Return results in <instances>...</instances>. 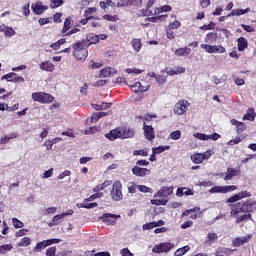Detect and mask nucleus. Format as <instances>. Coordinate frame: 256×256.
Returning <instances> with one entry per match:
<instances>
[{"instance_id": "25", "label": "nucleus", "mask_w": 256, "mask_h": 256, "mask_svg": "<svg viewBox=\"0 0 256 256\" xmlns=\"http://www.w3.org/2000/svg\"><path fill=\"white\" fill-rule=\"evenodd\" d=\"M131 45H132L134 51H136V53H139V51H141V49L143 47V43H141L140 38H133L131 40Z\"/></svg>"}, {"instance_id": "56", "label": "nucleus", "mask_w": 256, "mask_h": 256, "mask_svg": "<svg viewBox=\"0 0 256 256\" xmlns=\"http://www.w3.org/2000/svg\"><path fill=\"white\" fill-rule=\"evenodd\" d=\"M241 27L246 33H254L255 28L253 26L247 25V24H241Z\"/></svg>"}, {"instance_id": "31", "label": "nucleus", "mask_w": 256, "mask_h": 256, "mask_svg": "<svg viewBox=\"0 0 256 256\" xmlns=\"http://www.w3.org/2000/svg\"><path fill=\"white\" fill-rule=\"evenodd\" d=\"M197 208H193L190 210H186L183 212V215L185 217H189L190 219H197Z\"/></svg>"}, {"instance_id": "48", "label": "nucleus", "mask_w": 256, "mask_h": 256, "mask_svg": "<svg viewBox=\"0 0 256 256\" xmlns=\"http://www.w3.org/2000/svg\"><path fill=\"white\" fill-rule=\"evenodd\" d=\"M97 13V8L91 7L84 11V17H93L92 15Z\"/></svg>"}, {"instance_id": "6", "label": "nucleus", "mask_w": 256, "mask_h": 256, "mask_svg": "<svg viewBox=\"0 0 256 256\" xmlns=\"http://www.w3.org/2000/svg\"><path fill=\"white\" fill-rule=\"evenodd\" d=\"M189 101L179 100L174 106L175 115H185L189 109Z\"/></svg>"}, {"instance_id": "20", "label": "nucleus", "mask_w": 256, "mask_h": 256, "mask_svg": "<svg viewBox=\"0 0 256 256\" xmlns=\"http://www.w3.org/2000/svg\"><path fill=\"white\" fill-rule=\"evenodd\" d=\"M133 93H145V87L141 85V82H135L128 85Z\"/></svg>"}, {"instance_id": "34", "label": "nucleus", "mask_w": 256, "mask_h": 256, "mask_svg": "<svg viewBox=\"0 0 256 256\" xmlns=\"http://www.w3.org/2000/svg\"><path fill=\"white\" fill-rule=\"evenodd\" d=\"M169 149H171V146H158L152 149V153H154V155H159L164 151H169Z\"/></svg>"}, {"instance_id": "38", "label": "nucleus", "mask_w": 256, "mask_h": 256, "mask_svg": "<svg viewBox=\"0 0 256 256\" xmlns=\"http://www.w3.org/2000/svg\"><path fill=\"white\" fill-rule=\"evenodd\" d=\"M151 205H167V203H169V200L165 199V198H160V199H153L150 201Z\"/></svg>"}, {"instance_id": "35", "label": "nucleus", "mask_w": 256, "mask_h": 256, "mask_svg": "<svg viewBox=\"0 0 256 256\" xmlns=\"http://www.w3.org/2000/svg\"><path fill=\"white\" fill-rule=\"evenodd\" d=\"M191 161H193V163H195V165H199L201 163H203V156L201 153H196L194 155L191 156Z\"/></svg>"}, {"instance_id": "45", "label": "nucleus", "mask_w": 256, "mask_h": 256, "mask_svg": "<svg viewBox=\"0 0 256 256\" xmlns=\"http://www.w3.org/2000/svg\"><path fill=\"white\" fill-rule=\"evenodd\" d=\"M101 197H103V192H95V194L85 199V201L89 203V201H95V199H101Z\"/></svg>"}, {"instance_id": "24", "label": "nucleus", "mask_w": 256, "mask_h": 256, "mask_svg": "<svg viewBox=\"0 0 256 256\" xmlns=\"http://www.w3.org/2000/svg\"><path fill=\"white\" fill-rule=\"evenodd\" d=\"M238 51H244L249 47V42L245 37H240L237 39Z\"/></svg>"}, {"instance_id": "28", "label": "nucleus", "mask_w": 256, "mask_h": 256, "mask_svg": "<svg viewBox=\"0 0 256 256\" xmlns=\"http://www.w3.org/2000/svg\"><path fill=\"white\" fill-rule=\"evenodd\" d=\"M189 251H191V247L189 245H186L184 247L178 248L174 252V256H183L185 255V253H189Z\"/></svg>"}, {"instance_id": "37", "label": "nucleus", "mask_w": 256, "mask_h": 256, "mask_svg": "<svg viewBox=\"0 0 256 256\" xmlns=\"http://www.w3.org/2000/svg\"><path fill=\"white\" fill-rule=\"evenodd\" d=\"M31 245V238L23 237L20 242L17 243V247H29Z\"/></svg>"}, {"instance_id": "13", "label": "nucleus", "mask_w": 256, "mask_h": 256, "mask_svg": "<svg viewBox=\"0 0 256 256\" xmlns=\"http://www.w3.org/2000/svg\"><path fill=\"white\" fill-rule=\"evenodd\" d=\"M105 137L106 139H109V141L121 139V130L119 128L110 130L109 133L105 134Z\"/></svg>"}, {"instance_id": "26", "label": "nucleus", "mask_w": 256, "mask_h": 256, "mask_svg": "<svg viewBox=\"0 0 256 256\" xmlns=\"http://www.w3.org/2000/svg\"><path fill=\"white\" fill-rule=\"evenodd\" d=\"M77 207L82 208V209H93L95 207H99V204L97 202L94 203H89L88 201H83V203L77 204Z\"/></svg>"}, {"instance_id": "8", "label": "nucleus", "mask_w": 256, "mask_h": 256, "mask_svg": "<svg viewBox=\"0 0 256 256\" xmlns=\"http://www.w3.org/2000/svg\"><path fill=\"white\" fill-rule=\"evenodd\" d=\"M250 196H251V193H249L247 190L241 191L238 194H235L232 197L228 198L226 200V203H237V201H241V199H245Z\"/></svg>"}, {"instance_id": "52", "label": "nucleus", "mask_w": 256, "mask_h": 256, "mask_svg": "<svg viewBox=\"0 0 256 256\" xmlns=\"http://www.w3.org/2000/svg\"><path fill=\"white\" fill-rule=\"evenodd\" d=\"M244 243H247V239L245 237H243V238H236L234 240L235 247H241V245H243Z\"/></svg>"}, {"instance_id": "4", "label": "nucleus", "mask_w": 256, "mask_h": 256, "mask_svg": "<svg viewBox=\"0 0 256 256\" xmlns=\"http://www.w3.org/2000/svg\"><path fill=\"white\" fill-rule=\"evenodd\" d=\"M110 197L113 201H122L123 184H121V181H116L113 183L112 190L110 192Z\"/></svg>"}, {"instance_id": "3", "label": "nucleus", "mask_w": 256, "mask_h": 256, "mask_svg": "<svg viewBox=\"0 0 256 256\" xmlns=\"http://www.w3.org/2000/svg\"><path fill=\"white\" fill-rule=\"evenodd\" d=\"M31 97L36 103L49 104L55 101V97L47 92H34Z\"/></svg>"}, {"instance_id": "32", "label": "nucleus", "mask_w": 256, "mask_h": 256, "mask_svg": "<svg viewBox=\"0 0 256 256\" xmlns=\"http://www.w3.org/2000/svg\"><path fill=\"white\" fill-rule=\"evenodd\" d=\"M135 135V131L131 130V129H125L123 130V132H121V138L122 139H131L132 137H134Z\"/></svg>"}, {"instance_id": "21", "label": "nucleus", "mask_w": 256, "mask_h": 256, "mask_svg": "<svg viewBox=\"0 0 256 256\" xmlns=\"http://www.w3.org/2000/svg\"><path fill=\"white\" fill-rule=\"evenodd\" d=\"M174 54L176 57H187V55H191V48H178L175 50Z\"/></svg>"}, {"instance_id": "22", "label": "nucleus", "mask_w": 256, "mask_h": 256, "mask_svg": "<svg viewBox=\"0 0 256 256\" xmlns=\"http://www.w3.org/2000/svg\"><path fill=\"white\" fill-rule=\"evenodd\" d=\"M256 113L255 108H249L247 113L243 115V121H255Z\"/></svg>"}, {"instance_id": "10", "label": "nucleus", "mask_w": 256, "mask_h": 256, "mask_svg": "<svg viewBox=\"0 0 256 256\" xmlns=\"http://www.w3.org/2000/svg\"><path fill=\"white\" fill-rule=\"evenodd\" d=\"M121 217L120 215H115L111 213H104L101 217L102 221L104 223H107V225H115L117 223V219Z\"/></svg>"}, {"instance_id": "42", "label": "nucleus", "mask_w": 256, "mask_h": 256, "mask_svg": "<svg viewBox=\"0 0 256 256\" xmlns=\"http://www.w3.org/2000/svg\"><path fill=\"white\" fill-rule=\"evenodd\" d=\"M61 219H63V214L55 215L52 218V221L48 224L49 227H54V225H57L59 223V221H61Z\"/></svg>"}, {"instance_id": "27", "label": "nucleus", "mask_w": 256, "mask_h": 256, "mask_svg": "<svg viewBox=\"0 0 256 256\" xmlns=\"http://www.w3.org/2000/svg\"><path fill=\"white\" fill-rule=\"evenodd\" d=\"M135 1L137 0H120L116 3V7H131V5H135Z\"/></svg>"}, {"instance_id": "18", "label": "nucleus", "mask_w": 256, "mask_h": 256, "mask_svg": "<svg viewBox=\"0 0 256 256\" xmlns=\"http://www.w3.org/2000/svg\"><path fill=\"white\" fill-rule=\"evenodd\" d=\"M73 20L71 19V17H68L65 19L64 21V25L63 28L61 30L62 35H65L67 33H69V31L71 30V26L73 25Z\"/></svg>"}, {"instance_id": "59", "label": "nucleus", "mask_w": 256, "mask_h": 256, "mask_svg": "<svg viewBox=\"0 0 256 256\" xmlns=\"http://www.w3.org/2000/svg\"><path fill=\"white\" fill-rule=\"evenodd\" d=\"M209 193H223V186H214L209 190Z\"/></svg>"}, {"instance_id": "9", "label": "nucleus", "mask_w": 256, "mask_h": 256, "mask_svg": "<svg viewBox=\"0 0 256 256\" xmlns=\"http://www.w3.org/2000/svg\"><path fill=\"white\" fill-rule=\"evenodd\" d=\"M173 186L167 187L163 186L155 195V199H159V197H169L173 195Z\"/></svg>"}, {"instance_id": "44", "label": "nucleus", "mask_w": 256, "mask_h": 256, "mask_svg": "<svg viewBox=\"0 0 256 256\" xmlns=\"http://www.w3.org/2000/svg\"><path fill=\"white\" fill-rule=\"evenodd\" d=\"M155 79L159 85H165L167 83V76L165 75H157L155 76Z\"/></svg>"}, {"instance_id": "19", "label": "nucleus", "mask_w": 256, "mask_h": 256, "mask_svg": "<svg viewBox=\"0 0 256 256\" xmlns=\"http://www.w3.org/2000/svg\"><path fill=\"white\" fill-rule=\"evenodd\" d=\"M183 195L189 196V195H194L193 190L187 187H180L176 191V196L177 197H183Z\"/></svg>"}, {"instance_id": "46", "label": "nucleus", "mask_w": 256, "mask_h": 256, "mask_svg": "<svg viewBox=\"0 0 256 256\" xmlns=\"http://www.w3.org/2000/svg\"><path fill=\"white\" fill-rule=\"evenodd\" d=\"M65 1L63 0H51L50 7L51 9H57V7H61Z\"/></svg>"}, {"instance_id": "17", "label": "nucleus", "mask_w": 256, "mask_h": 256, "mask_svg": "<svg viewBox=\"0 0 256 256\" xmlns=\"http://www.w3.org/2000/svg\"><path fill=\"white\" fill-rule=\"evenodd\" d=\"M239 173H240L239 169L228 168L227 173L224 176V181H231V179H233V177H237Z\"/></svg>"}, {"instance_id": "61", "label": "nucleus", "mask_w": 256, "mask_h": 256, "mask_svg": "<svg viewBox=\"0 0 256 256\" xmlns=\"http://www.w3.org/2000/svg\"><path fill=\"white\" fill-rule=\"evenodd\" d=\"M54 213H57V207H50L44 210V215H54Z\"/></svg>"}, {"instance_id": "50", "label": "nucleus", "mask_w": 256, "mask_h": 256, "mask_svg": "<svg viewBox=\"0 0 256 256\" xmlns=\"http://www.w3.org/2000/svg\"><path fill=\"white\" fill-rule=\"evenodd\" d=\"M223 193H231V191H237V186L230 185V186H222Z\"/></svg>"}, {"instance_id": "30", "label": "nucleus", "mask_w": 256, "mask_h": 256, "mask_svg": "<svg viewBox=\"0 0 256 256\" xmlns=\"http://www.w3.org/2000/svg\"><path fill=\"white\" fill-rule=\"evenodd\" d=\"M217 39H218L217 33L210 32L205 37V43H215Z\"/></svg>"}, {"instance_id": "16", "label": "nucleus", "mask_w": 256, "mask_h": 256, "mask_svg": "<svg viewBox=\"0 0 256 256\" xmlns=\"http://www.w3.org/2000/svg\"><path fill=\"white\" fill-rule=\"evenodd\" d=\"M0 33H4L6 37H13V35H15V30L5 24H1Z\"/></svg>"}, {"instance_id": "12", "label": "nucleus", "mask_w": 256, "mask_h": 256, "mask_svg": "<svg viewBox=\"0 0 256 256\" xmlns=\"http://www.w3.org/2000/svg\"><path fill=\"white\" fill-rule=\"evenodd\" d=\"M230 123L231 125L236 126V133H238V135H241V133L247 130V125H245V123L240 122L236 119H231Z\"/></svg>"}, {"instance_id": "7", "label": "nucleus", "mask_w": 256, "mask_h": 256, "mask_svg": "<svg viewBox=\"0 0 256 256\" xmlns=\"http://www.w3.org/2000/svg\"><path fill=\"white\" fill-rule=\"evenodd\" d=\"M143 131L144 137L147 141H153L155 139V129L151 125H147L145 122L143 123Z\"/></svg>"}, {"instance_id": "23", "label": "nucleus", "mask_w": 256, "mask_h": 256, "mask_svg": "<svg viewBox=\"0 0 256 256\" xmlns=\"http://www.w3.org/2000/svg\"><path fill=\"white\" fill-rule=\"evenodd\" d=\"M251 11V8H246V9H236L232 10L231 13L228 14V17H241V15H245Z\"/></svg>"}, {"instance_id": "58", "label": "nucleus", "mask_w": 256, "mask_h": 256, "mask_svg": "<svg viewBox=\"0 0 256 256\" xmlns=\"http://www.w3.org/2000/svg\"><path fill=\"white\" fill-rule=\"evenodd\" d=\"M102 77H110L111 76V67H106L101 70Z\"/></svg>"}, {"instance_id": "14", "label": "nucleus", "mask_w": 256, "mask_h": 256, "mask_svg": "<svg viewBox=\"0 0 256 256\" xmlns=\"http://www.w3.org/2000/svg\"><path fill=\"white\" fill-rule=\"evenodd\" d=\"M41 71H47L48 73H53L55 71V64L50 61H44L39 64Z\"/></svg>"}, {"instance_id": "55", "label": "nucleus", "mask_w": 256, "mask_h": 256, "mask_svg": "<svg viewBox=\"0 0 256 256\" xmlns=\"http://www.w3.org/2000/svg\"><path fill=\"white\" fill-rule=\"evenodd\" d=\"M128 193H137V184L130 182L128 186Z\"/></svg>"}, {"instance_id": "29", "label": "nucleus", "mask_w": 256, "mask_h": 256, "mask_svg": "<svg viewBox=\"0 0 256 256\" xmlns=\"http://www.w3.org/2000/svg\"><path fill=\"white\" fill-rule=\"evenodd\" d=\"M172 9L173 8L171 6H169V5H163V6L159 7V8H156L154 10V13H155V15H159L161 13H169V11H172Z\"/></svg>"}, {"instance_id": "57", "label": "nucleus", "mask_w": 256, "mask_h": 256, "mask_svg": "<svg viewBox=\"0 0 256 256\" xmlns=\"http://www.w3.org/2000/svg\"><path fill=\"white\" fill-rule=\"evenodd\" d=\"M45 247H47L45 240L42 242H38L34 247V251H41V249H45Z\"/></svg>"}, {"instance_id": "47", "label": "nucleus", "mask_w": 256, "mask_h": 256, "mask_svg": "<svg viewBox=\"0 0 256 256\" xmlns=\"http://www.w3.org/2000/svg\"><path fill=\"white\" fill-rule=\"evenodd\" d=\"M103 19H105L106 21H111L112 23H115V21H119V16L106 14L103 16Z\"/></svg>"}, {"instance_id": "53", "label": "nucleus", "mask_w": 256, "mask_h": 256, "mask_svg": "<svg viewBox=\"0 0 256 256\" xmlns=\"http://www.w3.org/2000/svg\"><path fill=\"white\" fill-rule=\"evenodd\" d=\"M137 189L140 191V193H151L152 191L150 187H147L145 185H138Z\"/></svg>"}, {"instance_id": "15", "label": "nucleus", "mask_w": 256, "mask_h": 256, "mask_svg": "<svg viewBox=\"0 0 256 256\" xmlns=\"http://www.w3.org/2000/svg\"><path fill=\"white\" fill-rule=\"evenodd\" d=\"M48 7L43 6L41 2H36V5L32 4V10L35 15H43L47 11Z\"/></svg>"}, {"instance_id": "64", "label": "nucleus", "mask_w": 256, "mask_h": 256, "mask_svg": "<svg viewBox=\"0 0 256 256\" xmlns=\"http://www.w3.org/2000/svg\"><path fill=\"white\" fill-rule=\"evenodd\" d=\"M122 256H133V253L131 251H129V248H123L120 251Z\"/></svg>"}, {"instance_id": "49", "label": "nucleus", "mask_w": 256, "mask_h": 256, "mask_svg": "<svg viewBox=\"0 0 256 256\" xmlns=\"http://www.w3.org/2000/svg\"><path fill=\"white\" fill-rule=\"evenodd\" d=\"M170 138L173 139V141H178V139H181V132L180 130H175L170 133Z\"/></svg>"}, {"instance_id": "33", "label": "nucleus", "mask_w": 256, "mask_h": 256, "mask_svg": "<svg viewBox=\"0 0 256 256\" xmlns=\"http://www.w3.org/2000/svg\"><path fill=\"white\" fill-rule=\"evenodd\" d=\"M13 249V244H3L0 246V255H7Z\"/></svg>"}, {"instance_id": "5", "label": "nucleus", "mask_w": 256, "mask_h": 256, "mask_svg": "<svg viewBox=\"0 0 256 256\" xmlns=\"http://www.w3.org/2000/svg\"><path fill=\"white\" fill-rule=\"evenodd\" d=\"M171 249H175V244L171 242H162L159 244H155L152 248V252L160 255L161 253H169Z\"/></svg>"}, {"instance_id": "2", "label": "nucleus", "mask_w": 256, "mask_h": 256, "mask_svg": "<svg viewBox=\"0 0 256 256\" xmlns=\"http://www.w3.org/2000/svg\"><path fill=\"white\" fill-rule=\"evenodd\" d=\"M89 45H91V43L87 40L78 41L72 45L73 56L77 61H85V59L89 57V51L87 50Z\"/></svg>"}, {"instance_id": "41", "label": "nucleus", "mask_w": 256, "mask_h": 256, "mask_svg": "<svg viewBox=\"0 0 256 256\" xmlns=\"http://www.w3.org/2000/svg\"><path fill=\"white\" fill-rule=\"evenodd\" d=\"M12 225L15 229H23L25 227V224L17 218H12Z\"/></svg>"}, {"instance_id": "40", "label": "nucleus", "mask_w": 256, "mask_h": 256, "mask_svg": "<svg viewBox=\"0 0 256 256\" xmlns=\"http://www.w3.org/2000/svg\"><path fill=\"white\" fill-rule=\"evenodd\" d=\"M211 51L212 53H227V49L222 45H213Z\"/></svg>"}, {"instance_id": "54", "label": "nucleus", "mask_w": 256, "mask_h": 256, "mask_svg": "<svg viewBox=\"0 0 256 256\" xmlns=\"http://www.w3.org/2000/svg\"><path fill=\"white\" fill-rule=\"evenodd\" d=\"M143 231H149L151 229H155V222H149L142 226Z\"/></svg>"}, {"instance_id": "36", "label": "nucleus", "mask_w": 256, "mask_h": 256, "mask_svg": "<svg viewBox=\"0 0 256 256\" xmlns=\"http://www.w3.org/2000/svg\"><path fill=\"white\" fill-rule=\"evenodd\" d=\"M167 75L173 76V75H181V73H185V68L184 67H177L176 70H168Z\"/></svg>"}, {"instance_id": "63", "label": "nucleus", "mask_w": 256, "mask_h": 256, "mask_svg": "<svg viewBox=\"0 0 256 256\" xmlns=\"http://www.w3.org/2000/svg\"><path fill=\"white\" fill-rule=\"evenodd\" d=\"M170 29H179L181 27V22L179 20H175L169 24Z\"/></svg>"}, {"instance_id": "60", "label": "nucleus", "mask_w": 256, "mask_h": 256, "mask_svg": "<svg viewBox=\"0 0 256 256\" xmlns=\"http://www.w3.org/2000/svg\"><path fill=\"white\" fill-rule=\"evenodd\" d=\"M56 253H57V248L55 246L50 247L46 250L47 256H55Z\"/></svg>"}, {"instance_id": "1", "label": "nucleus", "mask_w": 256, "mask_h": 256, "mask_svg": "<svg viewBox=\"0 0 256 256\" xmlns=\"http://www.w3.org/2000/svg\"><path fill=\"white\" fill-rule=\"evenodd\" d=\"M253 202L251 200L240 201L235 204H230V215L236 219V223H243V221H253Z\"/></svg>"}, {"instance_id": "11", "label": "nucleus", "mask_w": 256, "mask_h": 256, "mask_svg": "<svg viewBox=\"0 0 256 256\" xmlns=\"http://www.w3.org/2000/svg\"><path fill=\"white\" fill-rule=\"evenodd\" d=\"M132 173L136 177H145L146 175H151V170L136 165L132 168Z\"/></svg>"}, {"instance_id": "62", "label": "nucleus", "mask_w": 256, "mask_h": 256, "mask_svg": "<svg viewBox=\"0 0 256 256\" xmlns=\"http://www.w3.org/2000/svg\"><path fill=\"white\" fill-rule=\"evenodd\" d=\"M29 233V229H20L18 232H16V237H25Z\"/></svg>"}, {"instance_id": "51", "label": "nucleus", "mask_w": 256, "mask_h": 256, "mask_svg": "<svg viewBox=\"0 0 256 256\" xmlns=\"http://www.w3.org/2000/svg\"><path fill=\"white\" fill-rule=\"evenodd\" d=\"M46 243V247H49L51 245H55L57 243H61V239H57V238H52V239H48V240H44Z\"/></svg>"}, {"instance_id": "39", "label": "nucleus", "mask_w": 256, "mask_h": 256, "mask_svg": "<svg viewBox=\"0 0 256 256\" xmlns=\"http://www.w3.org/2000/svg\"><path fill=\"white\" fill-rule=\"evenodd\" d=\"M4 79L10 83H14L15 81V72H10L8 74H5L1 77V80L4 81Z\"/></svg>"}, {"instance_id": "43", "label": "nucleus", "mask_w": 256, "mask_h": 256, "mask_svg": "<svg viewBox=\"0 0 256 256\" xmlns=\"http://www.w3.org/2000/svg\"><path fill=\"white\" fill-rule=\"evenodd\" d=\"M243 139H245V137L236 136L235 139L228 141L227 145H230L231 147H233V145H239Z\"/></svg>"}]
</instances>
